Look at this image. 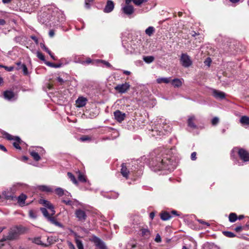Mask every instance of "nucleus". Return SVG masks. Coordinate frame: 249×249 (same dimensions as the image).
Masks as SVG:
<instances>
[{"instance_id":"nucleus-26","label":"nucleus","mask_w":249,"mask_h":249,"mask_svg":"<svg viewBox=\"0 0 249 249\" xmlns=\"http://www.w3.org/2000/svg\"><path fill=\"white\" fill-rule=\"evenodd\" d=\"M171 84L175 88H179L182 86V83L179 79L175 78L171 81Z\"/></svg>"},{"instance_id":"nucleus-64","label":"nucleus","mask_w":249,"mask_h":249,"mask_svg":"<svg viewBox=\"0 0 249 249\" xmlns=\"http://www.w3.org/2000/svg\"><path fill=\"white\" fill-rule=\"evenodd\" d=\"M211 62V60L210 58H208L205 61L204 63L206 65H210V64Z\"/></svg>"},{"instance_id":"nucleus-58","label":"nucleus","mask_w":249,"mask_h":249,"mask_svg":"<svg viewBox=\"0 0 249 249\" xmlns=\"http://www.w3.org/2000/svg\"><path fill=\"white\" fill-rule=\"evenodd\" d=\"M8 235H3L2 238L0 240V242H4L6 241H9L8 239Z\"/></svg>"},{"instance_id":"nucleus-6","label":"nucleus","mask_w":249,"mask_h":249,"mask_svg":"<svg viewBox=\"0 0 249 249\" xmlns=\"http://www.w3.org/2000/svg\"><path fill=\"white\" fill-rule=\"evenodd\" d=\"M140 235L144 239H149L152 234V231H150L147 226L144 225L140 226L139 228Z\"/></svg>"},{"instance_id":"nucleus-43","label":"nucleus","mask_w":249,"mask_h":249,"mask_svg":"<svg viewBox=\"0 0 249 249\" xmlns=\"http://www.w3.org/2000/svg\"><path fill=\"white\" fill-rule=\"evenodd\" d=\"M37 56L39 59H40V60L44 61L45 64V62H47L45 60V56L43 55V54L42 53H41L40 52H37Z\"/></svg>"},{"instance_id":"nucleus-13","label":"nucleus","mask_w":249,"mask_h":249,"mask_svg":"<svg viewBox=\"0 0 249 249\" xmlns=\"http://www.w3.org/2000/svg\"><path fill=\"white\" fill-rule=\"evenodd\" d=\"M120 173L126 179L129 178V175L130 174V171L127 169L126 163H123L122 164Z\"/></svg>"},{"instance_id":"nucleus-44","label":"nucleus","mask_w":249,"mask_h":249,"mask_svg":"<svg viewBox=\"0 0 249 249\" xmlns=\"http://www.w3.org/2000/svg\"><path fill=\"white\" fill-rule=\"evenodd\" d=\"M29 215L32 218H34V219L36 218L37 217L36 211L33 210H30L29 211Z\"/></svg>"},{"instance_id":"nucleus-12","label":"nucleus","mask_w":249,"mask_h":249,"mask_svg":"<svg viewBox=\"0 0 249 249\" xmlns=\"http://www.w3.org/2000/svg\"><path fill=\"white\" fill-rule=\"evenodd\" d=\"M27 196L26 195L22 193L20 194L18 197H16V200H17L18 203L20 207H23L25 205H28L30 203H25V200L27 199Z\"/></svg>"},{"instance_id":"nucleus-4","label":"nucleus","mask_w":249,"mask_h":249,"mask_svg":"<svg viewBox=\"0 0 249 249\" xmlns=\"http://www.w3.org/2000/svg\"><path fill=\"white\" fill-rule=\"evenodd\" d=\"M237 152L239 158L244 162L249 161V152L243 148L235 147L231 151V157H233L234 156L233 153Z\"/></svg>"},{"instance_id":"nucleus-9","label":"nucleus","mask_w":249,"mask_h":249,"mask_svg":"<svg viewBox=\"0 0 249 249\" xmlns=\"http://www.w3.org/2000/svg\"><path fill=\"white\" fill-rule=\"evenodd\" d=\"M90 241L93 242L95 246L99 249H107V247L104 242L97 236L93 235L90 239Z\"/></svg>"},{"instance_id":"nucleus-32","label":"nucleus","mask_w":249,"mask_h":249,"mask_svg":"<svg viewBox=\"0 0 249 249\" xmlns=\"http://www.w3.org/2000/svg\"><path fill=\"white\" fill-rule=\"evenodd\" d=\"M30 155L33 158V159H34L35 160L37 161L40 160L41 158H40V156L39 155V154H38V153H37L34 151H30Z\"/></svg>"},{"instance_id":"nucleus-56","label":"nucleus","mask_w":249,"mask_h":249,"mask_svg":"<svg viewBox=\"0 0 249 249\" xmlns=\"http://www.w3.org/2000/svg\"><path fill=\"white\" fill-rule=\"evenodd\" d=\"M14 67L13 66L7 67L5 66L4 69L7 71H12L14 70Z\"/></svg>"},{"instance_id":"nucleus-5","label":"nucleus","mask_w":249,"mask_h":249,"mask_svg":"<svg viewBox=\"0 0 249 249\" xmlns=\"http://www.w3.org/2000/svg\"><path fill=\"white\" fill-rule=\"evenodd\" d=\"M2 134L3 137L7 139V140L15 141V142L13 143V145L15 148L20 150L21 149V147H20V144H21L24 142L21 140V139L19 137L12 136L11 134L5 131H4Z\"/></svg>"},{"instance_id":"nucleus-61","label":"nucleus","mask_w":249,"mask_h":249,"mask_svg":"<svg viewBox=\"0 0 249 249\" xmlns=\"http://www.w3.org/2000/svg\"><path fill=\"white\" fill-rule=\"evenodd\" d=\"M0 150L4 152H7V151L6 147L2 144H0Z\"/></svg>"},{"instance_id":"nucleus-27","label":"nucleus","mask_w":249,"mask_h":249,"mask_svg":"<svg viewBox=\"0 0 249 249\" xmlns=\"http://www.w3.org/2000/svg\"><path fill=\"white\" fill-rule=\"evenodd\" d=\"M41 48L44 49L45 51H46L51 56V57L54 60H56L57 58L54 55L53 53L51 51L44 45L43 44L42 46L41 45Z\"/></svg>"},{"instance_id":"nucleus-36","label":"nucleus","mask_w":249,"mask_h":249,"mask_svg":"<svg viewBox=\"0 0 249 249\" xmlns=\"http://www.w3.org/2000/svg\"><path fill=\"white\" fill-rule=\"evenodd\" d=\"M156 81L158 84H161L162 83H169L170 81V78H159Z\"/></svg>"},{"instance_id":"nucleus-19","label":"nucleus","mask_w":249,"mask_h":249,"mask_svg":"<svg viewBox=\"0 0 249 249\" xmlns=\"http://www.w3.org/2000/svg\"><path fill=\"white\" fill-rule=\"evenodd\" d=\"M52 215V213L51 215L47 218V220L50 221L51 223L54 224L56 226L60 228H63V225L60 222H58L56 218L53 217Z\"/></svg>"},{"instance_id":"nucleus-51","label":"nucleus","mask_w":249,"mask_h":249,"mask_svg":"<svg viewBox=\"0 0 249 249\" xmlns=\"http://www.w3.org/2000/svg\"><path fill=\"white\" fill-rule=\"evenodd\" d=\"M62 202L65 203L66 205L69 206H71L73 204L72 201H71V200L62 199Z\"/></svg>"},{"instance_id":"nucleus-54","label":"nucleus","mask_w":249,"mask_h":249,"mask_svg":"<svg viewBox=\"0 0 249 249\" xmlns=\"http://www.w3.org/2000/svg\"><path fill=\"white\" fill-rule=\"evenodd\" d=\"M102 63H103L104 65H105L107 67V68H110L111 67V64L107 62V61H106L105 60H100Z\"/></svg>"},{"instance_id":"nucleus-42","label":"nucleus","mask_w":249,"mask_h":249,"mask_svg":"<svg viewBox=\"0 0 249 249\" xmlns=\"http://www.w3.org/2000/svg\"><path fill=\"white\" fill-rule=\"evenodd\" d=\"M75 243L78 249H84L83 245L81 240L76 239Z\"/></svg>"},{"instance_id":"nucleus-8","label":"nucleus","mask_w":249,"mask_h":249,"mask_svg":"<svg viewBox=\"0 0 249 249\" xmlns=\"http://www.w3.org/2000/svg\"><path fill=\"white\" fill-rule=\"evenodd\" d=\"M180 63L185 68H188L192 64L190 57L187 53H182L180 58Z\"/></svg>"},{"instance_id":"nucleus-53","label":"nucleus","mask_w":249,"mask_h":249,"mask_svg":"<svg viewBox=\"0 0 249 249\" xmlns=\"http://www.w3.org/2000/svg\"><path fill=\"white\" fill-rule=\"evenodd\" d=\"M92 2H89V1L88 0H85V7L86 8L89 9H90V3H91Z\"/></svg>"},{"instance_id":"nucleus-37","label":"nucleus","mask_w":249,"mask_h":249,"mask_svg":"<svg viewBox=\"0 0 249 249\" xmlns=\"http://www.w3.org/2000/svg\"><path fill=\"white\" fill-rule=\"evenodd\" d=\"M223 234L225 236L229 238H233L236 236V235L234 233L229 231H223Z\"/></svg>"},{"instance_id":"nucleus-57","label":"nucleus","mask_w":249,"mask_h":249,"mask_svg":"<svg viewBox=\"0 0 249 249\" xmlns=\"http://www.w3.org/2000/svg\"><path fill=\"white\" fill-rule=\"evenodd\" d=\"M31 38L32 40H33L36 44H38V39L35 36H31Z\"/></svg>"},{"instance_id":"nucleus-14","label":"nucleus","mask_w":249,"mask_h":249,"mask_svg":"<svg viewBox=\"0 0 249 249\" xmlns=\"http://www.w3.org/2000/svg\"><path fill=\"white\" fill-rule=\"evenodd\" d=\"M122 10L123 12L127 16L132 15L134 12V7L131 5H125L122 8Z\"/></svg>"},{"instance_id":"nucleus-17","label":"nucleus","mask_w":249,"mask_h":249,"mask_svg":"<svg viewBox=\"0 0 249 249\" xmlns=\"http://www.w3.org/2000/svg\"><path fill=\"white\" fill-rule=\"evenodd\" d=\"M213 95L216 99H219L221 100L225 99L226 96V94L224 92L220 91L216 89L213 90Z\"/></svg>"},{"instance_id":"nucleus-1","label":"nucleus","mask_w":249,"mask_h":249,"mask_svg":"<svg viewBox=\"0 0 249 249\" xmlns=\"http://www.w3.org/2000/svg\"><path fill=\"white\" fill-rule=\"evenodd\" d=\"M29 229L21 225H16L11 227L8 230L7 233L9 241H14L18 240L20 235L27 233Z\"/></svg>"},{"instance_id":"nucleus-18","label":"nucleus","mask_w":249,"mask_h":249,"mask_svg":"<svg viewBox=\"0 0 249 249\" xmlns=\"http://www.w3.org/2000/svg\"><path fill=\"white\" fill-rule=\"evenodd\" d=\"M114 8V2L110 0H108L107 1V4L104 8V11L105 13H110L113 10Z\"/></svg>"},{"instance_id":"nucleus-25","label":"nucleus","mask_w":249,"mask_h":249,"mask_svg":"<svg viewBox=\"0 0 249 249\" xmlns=\"http://www.w3.org/2000/svg\"><path fill=\"white\" fill-rule=\"evenodd\" d=\"M3 96L5 99L10 100L14 97L15 94L11 90H6L3 92Z\"/></svg>"},{"instance_id":"nucleus-49","label":"nucleus","mask_w":249,"mask_h":249,"mask_svg":"<svg viewBox=\"0 0 249 249\" xmlns=\"http://www.w3.org/2000/svg\"><path fill=\"white\" fill-rule=\"evenodd\" d=\"M154 241L156 243H160L161 242V238L160 236V235L159 233H157L156 235L155 238L154 239Z\"/></svg>"},{"instance_id":"nucleus-7","label":"nucleus","mask_w":249,"mask_h":249,"mask_svg":"<svg viewBox=\"0 0 249 249\" xmlns=\"http://www.w3.org/2000/svg\"><path fill=\"white\" fill-rule=\"evenodd\" d=\"M75 217L78 221L81 222H85L87 218V215L86 212L81 209H77L74 213Z\"/></svg>"},{"instance_id":"nucleus-59","label":"nucleus","mask_w":249,"mask_h":249,"mask_svg":"<svg viewBox=\"0 0 249 249\" xmlns=\"http://www.w3.org/2000/svg\"><path fill=\"white\" fill-rule=\"evenodd\" d=\"M68 246L70 249H75L74 246L71 242H68Z\"/></svg>"},{"instance_id":"nucleus-21","label":"nucleus","mask_w":249,"mask_h":249,"mask_svg":"<svg viewBox=\"0 0 249 249\" xmlns=\"http://www.w3.org/2000/svg\"><path fill=\"white\" fill-rule=\"evenodd\" d=\"M196 118L194 116H190L187 121V124L188 126L193 129L196 128L197 126L195 124Z\"/></svg>"},{"instance_id":"nucleus-38","label":"nucleus","mask_w":249,"mask_h":249,"mask_svg":"<svg viewBox=\"0 0 249 249\" xmlns=\"http://www.w3.org/2000/svg\"><path fill=\"white\" fill-rule=\"evenodd\" d=\"M55 193L59 196H61L65 194L64 190L61 188H57L55 189Z\"/></svg>"},{"instance_id":"nucleus-55","label":"nucleus","mask_w":249,"mask_h":249,"mask_svg":"<svg viewBox=\"0 0 249 249\" xmlns=\"http://www.w3.org/2000/svg\"><path fill=\"white\" fill-rule=\"evenodd\" d=\"M196 152H194L191 154V158L193 160H195L196 159Z\"/></svg>"},{"instance_id":"nucleus-11","label":"nucleus","mask_w":249,"mask_h":249,"mask_svg":"<svg viewBox=\"0 0 249 249\" xmlns=\"http://www.w3.org/2000/svg\"><path fill=\"white\" fill-rule=\"evenodd\" d=\"M39 203L50 209L52 212V215H54L55 214V212L54 211V207L50 201L44 199H40Z\"/></svg>"},{"instance_id":"nucleus-31","label":"nucleus","mask_w":249,"mask_h":249,"mask_svg":"<svg viewBox=\"0 0 249 249\" xmlns=\"http://www.w3.org/2000/svg\"><path fill=\"white\" fill-rule=\"evenodd\" d=\"M238 219V216L235 213H231L229 216V220L231 222H234Z\"/></svg>"},{"instance_id":"nucleus-47","label":"nucleus","mask_w":249,"mask_h":249,"mask_svg":"<svg viewBox=\"0 0 249 249\" xmlns=\"http://www.w3.org/2000/svg\"><path fill=\"white\" fill-rule=\"evenodd\" d=\"M219 122V118L217 117H214L211 121V123L213 125H217Z\"/></svg>"},{"instance_id":"nucleus-20","label":"nucleus","mask_w":249,"mask_h":249,"mask_svg":"<svg viewBox=\"0 0 249 249\" xmlns=\"http://www.w3.org/2000/svg\"><path fill=\"white\" fill-rule=\"evenodd\" d=\"M52 215V213L51 215L47 218V220L50 221L51 223L54 224L56 226L60 228H63V225L60 222H58L56 218L53 217Z\"/></svg>"},{"instance_id":"nucleus-15","label":"nucleus","mask_w":249,"mask_h":249,"mask_svg":"<svg viewBox=\"0 0 249 249\" xmlns=\"http://www.w3.org/2000/svg\"><path fill=\"white\" fill-rule=\"evenodd\" d=\"M88 100L83 96L79 97L76 100L75 105L77 107H82L86 105Z\"/></svg>"},{"instance_id":"nucleus-22","label":"nucleus","mask_w":249,"mask_h":249,"mask_svg":"<svg viewBox=\"0 0 249 249\" xmlns=\"http://www.w3.org/2000/svg\"><path fill=\"white\" fill-rule=\"evenodd\" d=\"M160 218L163 221L168 220L172 217L171 215L166 211L162 212L160 214Z\"/></svg>"},{"instance_id":"nucleus-45","label":"nucleus","mask_w":249,"mask_h":249,"mask_svg":"<svg viewBox=\"0 0 249 249\" xmlns=\"http://www.w3.org/2000/svg\"><path fill=\"white\" fill-rule=\"evenodd\" d=\"M249 226V225L246 224L245 226H238L234 229V231L236 232H241L243 230L245 229V227Z\"/></svg>"},{"instance_id":"nucleus-62","label":"nucleus","mask_w":249,"mask_h":249,"mask_svg":"<svg viewBox=\"0 0 249 249\" xmlns=\"http://www.w3.org/2000/svg\"><path fill=\"white\" fill-rule=\"evenodd\" d=\"M49 35L50 37H53L54 36V31L53 30H51L49 31Z\"/></svg>"},{"instance_id":"nucleus-2","label":"nucleus","mask_w":249,"mask_h":249,"mask_svg":"<svg viewBox=\"0 0 249 249\" xmlns=\"http://www.w3.org/2000/svg\"><path fill=\"white\" fill-rule=\"evenodd\" d=\"M155 166L158 170H171L174 169L173 167V160L166 157H157L156 158Z\"/></svg>"},{"instance_id":"nucleus-29","label":"nucleus","mask_w":249,"mask_h":249,"mask_svg":"<svg viewBox=\"0 0 249 249\" xmlns=\"http://www.w3.org/2000/svg\"><path fill=\"white\" fill-rule=\"evenodd\" d=\"M155 32V29L153 26H149L145 30V34L148 36H151Z\"/></svg>"},{"instance_id":"nucleus-60","label":"nucleus","mask_w":249,"mask_h":249,"mask_svg":"<svg viewBox=\"0 0 249 249\" xmlns=\"http://www.w3.org/2000/svg\"><path fill=\"white\" fill-rule=\"evenodd\" d=\"M57 80L60 85H62L65 82L64 80L60 77H57Z\"/></svg>"},{"instance_id":"nucleus-23","label":"nucleus","mask_w":249,"mask_h":249,"mask_svg":"<svg viewBox=\"0 0 249 249\" xmlns=\"http://www.w3.org/2000/svg\"><path fill=\"white\" fill-rule=\"evenodd\" d=\"M2 195L4 196V198L6 200H14L16 196H14V194L9 192H4Z\"/></svg>"},{"instance_id":"nucleus-39","label":"nucleus","mask_w":249,"mask_h":249,"mask_svg":"<svg viewBox=\"0 0 249 249\" xmlns=\"http://www.w3.org/2000/svg\"><path fill=\"white\" fill-rule=\"evenodd\" d=\"M40 210L44 216L47 219L51 215L49 214L48 211L45 208H40Z\"/></svg>"},{"instance_id":"nucleus-3","label":"nucleus","mask_w":249,"mask_h":249,"mask_svg":"<svg viewBox=\"0 0 249 249\" xmlns=\"http://www.w3.org/2000/svg\"><path fill=\"white\" fill-rule=\"evenodd\" d=\"M163 126L161 124L157 125V127L152 130V135L153 136H162L165 135V132H169L171 130L170 126L166 124H162Z\"/></svg>"},{"instance_id":"nucleus-10","label":"nucleus","mask_w":249,"mask_h":249,"mask_svg":"<svg viewBox=\"0 0 249 249\" xmlns=\"http://www.w3.org/2000/svg\"><path fill=\"white\" fill-rule=\"evenodd\" d=\"M130 85L128 82L124 84H118L114 87L115 90L120 93H124L130 89Z\"/></svg>"},{"instance_id":"nucleus-16","label":"nucleus","mask_w":249,"mask_h":249,"mask_svg":"<svg viewBox=\"0 0 249 249\" xmlns=\"http://www.w3.org/2000/svg\"><path fill=\"white\" fill-rule=\"evenodd\" d=\"M114 115L115 119L118 122H122L124 120L125 117V114L124 113H122L119 110H117L114 112Z\"/></svg>"},{"instance_id":"nucleus-33","label":"nucleus","mask_w":249,"mask_h":249,"mask_svg":"<svg viewBox=\"0 0 249 249\" xmlns=\"http://www.w3.org/2000/svg\"><path fill=\"white\" fill-rule=\"evenodd\" d=\"M67 176L71 180L75 185H78V181L76 180L74 176L71 172H68Z\"/></svg>"},{"instance_id":"nucleus-24","label":"nucleus","mask_w":249,"mask_h":249,"mask_svg":"<svg viewBox=\"0 0 249 249\" xmlns=\"http://www.w3.org/2000/svg\"><path fill=\"white\" fill-rule=\"evenodd\" d=\"M78 174V180L79 181L84 183L87 182V178L86 176L81 172L80 171H78L77 173Z\"/></svg>"},{"instance_id":"nucleus-30","label":"nucleus","mask_w":249,"mask_h":249,"mask_svg":"<svg viewBox=\"0 0 249 249\" xmlns=\"http://www.w3.org/2000/svg\"><path fill=\"white\" fill-rule=\"evenodd\" d=\"M45 64L50 67L55 68H60L62 66V63L55 64L49 61L45 62Z\"/></svg>"},{"instance_id":"nucleus-28","label":"nucleus","mask_w":249,"mask_h":249,"mask_svg":"<svg viewBox=\"0 0 249 249\" xmlns=\"http://www.w3.org/2000/svg\"><path fill=\"white\" fill-rule=\"evenodd\" d=\"M240 122L245 125H249V117L247 116H243L240 119Z\"/></svg>"},{"instance_id":"nucleus-40","label":"nucleus","mask_w":249,"mask_h":249,"mask_svg":"<svg viewBox=\"0 0 249 249\" xmlns=\"http://www.w3.org/2000/svg\"><path fill=\"white\" fill-rule=\"evenodd\" d=\"M22 69V71L24 75H27L28 74V69L25 64H22L20 67L18 68V69Z\"/></svg>"},{"instance_id":"nucleus-35","label":"nucleus","mask_w":249,"mask_h":249,"mask_svg":"<svg viewBox=\"0 0 249 249\" xmlns=\"http://www.w3.org/2000/svg\"><path fill=\"white\" fill-rule=\"evenodd\" d=\"M32 242H33V243H34L38 245H41L42 246H46L42 242V241L41 240V238L39 237L34 238V239H32Z\"/></svg>"},{"instance_id":"nucleus-41","label":"nucleus","mask_w":249,"mask_h":249,"mask_svg":"<svg viewBox=\"0 0 249 249\" xmlns=\"http://www.w3.org/2000/svg\"><path fill=\"white\" fill-rule=\"evenodd\" d=\"M154 60V57L153 56H145L143 58V60L147 63H150L152 62Z\"/></svg>"},{"instance_id":"nucleus-63","label":"nucleus","mask_w":249,"mask_h":249,"mask_svg":"<svg viewBox=\"0 0 249 249\" xmlns=\"http://www.w3.org/2000/svg\"><path fill=\"white\" fill-rule=\"evenodd\" d=\"M155 215V213L154 212H152L149 214V217L151 219H153Z\"/></svg>"},{"instance_id":"nucleus-46","label":"nucleus","mask_w":249,"mask_h":249,"mask_svg":"<svg viewBox=\"0 0 249 249\" xmlns=\"http://www.w3.org/2000/svg\"><path fill=\"white\" fill-rule=\"evenodd\" d=\"M91 140L90 137L88 135H83L80 138V140L82 142H85L87 141H90Z\"/></svg>"},{"instance_id":"nucleus-48","label":"nucleus","mask_w":249,"mask_h":249,"mask_svg":"<svg viewBox=\"0 0 249 249\" xmlns=\"http://www.w3.org/2000/svg\"><path fill=\"white\" fill-rule=\"evenodd\" d=\"M146 0H133V3L136 5H140L143 2L146 1Z\"/></svg>"},{"instance_id":"nucleus-52","label":"nucleus","mask_w":249,"mask_h":249,"mask_svg":"<svg viewBox=\"0 0 249 249\" xmlns=\"http://www.w3.org/2000/svg\"><path fill=\"white\" fill-rule=\"evenodd\" d=\"M197 221L201 224H203V225H206L207 227H209L210 226V224L208 223V222H207L206 221H204L202 219H198L197 220Z\"/></svg>"},{"instance_id":"nucleus-34","label":"nucleus","mask_w":249,"mask_h":249,"mask_svg":"<svg viewBox=\"0 0 249 249\" xmlns=\"http://www.w3.org/2000/svg\"><path fill=\"white\" fill-rule=\"evenodd\" d=\"M39 190H40L42 192H52V189L46 185H41L39 186Z\"/></svg>"},{"instance_id":"nucleus-50","label":"nucleus","mask_w":249,"mask_h":249,"mask_svg":"<svg viewBox=\"0 0 249 249\" xmlns=\"http://www.w3.org/2000/svg\"><path fill=\"white\" fill-rule=\"evenodd\" d=\"M92 63V60L90 58H87L86 61H81V63L82 64H89Z\"/></svg>"}]
</instances>
